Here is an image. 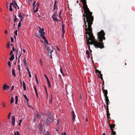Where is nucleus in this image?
<instances>
[{"label":"nucleus","instance_id":"obj_1","mask_svg":"<svg viewBox=\"0 0 135 135\" xmlns=\"http://www.w3.org/2000/svg\"><path fill=\"white\" fill-rule=\"evenodd\" d=\"M84 25L83 26L84 28H85V34H86L87 39V44L88 46V49L91 52L90 45L89 44H93L94 46L96 48H99L101 49L104 48L103 43L102 42L103 40H105V38L104 37L105 33L103 30H102L100 32L98 33V40L100 41L99 42L95 40L94 36L92 33V28L91 27V25H90V27L87 28V25L85 18L84 19Z\"/></svg>","mask_w":135,"mask_h":135},{"label":"nucleus","instance_id":"obj_2","mask_svg":"<svg viewBox=\"0 0 135 135\" xmlns=\"http://www.w3.org/2000/svg\"><path fill=\"white\" fill-rule=\"evenodd\" d=\"M83 4V9L84 11L85 15H83V16H84V19L86 18V21L88 23V27H90V25L93 24V17L92 16V13L90 12L88 7L86 3V0H81ZM86 21V20H85Z\"/></svg>","mask_w":135,"mask_h":135},{"label":"nucleus","instance_id":"obj_3","mask_svg":"<svg viewBox=\"0 0 135 135\" xmlns=\"http://www.w3.org/2000/svg\"><path fill=\"white\" fill-rule=\"evenodd\" d=\"M47 115L48 117L46 118H44V119L45 123L48 125L52 119V115L50 113H48Z\"/></svg>","mask_w":135,"mask_h":135},{"label":"nucleus","instance_id":"obj_4","mask_svg":"<svg viewBox=\"0 0 135 135\" xmlns=\"http://www.w3.org/2000/svg\"><path fill=\"white\" fill-rule=\"evenodd\" d=\"M45 34L41 35V37H42V39L44 40V41L45 42V46L46 48H47L48 49L49 47H50L51 48L50 49L52 50V45L49 43L47 41L46 38L44 36Z\"/></svg>","mask_w":135,"mask_h":135},{"label":"nucleus","instance_id":"obj_5","mask_svg":"<svg viewBox=\"0 0 135 135\" xmlns=\"http://www.w3.org/2000/svg\"><path fill=\"white\" fill-rule=\"evenodd\" d=\"M39 3L38 2H37L35 6L33 7L34 12L36 13L38 11V8L39 7Z\"/></svg>","mask_w":135,"mask_h":135},{"label":"nucleus","instance_id":"obj_6","mask_svg":"<svg viewBox=\"0 0 135 135\" xmlns=\"http://www.w3.org/2000/svg\"><path fill=\"white\" fill-rule=\"evenodd\" d=\"M52 49L51 50V49H50V48H51L50 47H49L48 49H47V48H46L48 51V52L49 54V55H50V57L51 58H52L51 54L54 50V48L52 46Z\"/></svg>","mask_w":135,"mask_h":135},{"label":"nucleus","instance_id":"obj_7","mask_svg":"<svg viewBox=\"0 0 135 135\" xmlns=\"http://www.w3.org/2000/svg\"><path fill=\"white\" fill-rule=\"evenodd\" d=\"M57 16L58 15L57 12L54 13L52 15V19L55 21H57L58 20L57 18Z\"/></svg>","mask_w":135,"mask_h":135},{"label":"nucleus","instance_id":"obj_8","mask_svg":"<svg viewBox=\"0 0 135 135\" xmlns=\"http://www.w3.org/2000/svg\"><path fill=\"white\" fill-rule=\"evenodd\" d=\"M11 3H12V5L13 6V7L15 8L16 9L18 7V9H19V7L18 6L17 3L15 1L13 0L12 1V2Z\"/></svg>","mask_w":135,"mask_h":135},{"label":"nucleus","instance_id":"obj_9","mask_svg":"<svg viewBox=\"0 0 135 135\" xmlns=\"http://www.w3.org/2000/svg\"><path fill=\"white\" fill-rule=\"evenodd\" d=\"M71 115L72 117V120L73 122H74L75 119L76 115L73 111H72L71 113Z\"/></svg>","mask_w":135,"mask_h":135},{"label":"nucleus","instance_id":"obj_10","mask_svg":"<svg viewBox=\"0 0 135 135\" xmlns=\"http://www.w3.org/2000/svg\"><path fill=\"white\" fill-rule=\"evenodd\" d=\"M109 126L111 130L112 134H116L115 132L114 131L113 129V128H114L115 126V124H113L112 125L110 124Z\"/></svg>","mask_w":135,"mask_h":135},{"label":"nucleus","instance_id":"obj_11","mask_svg":"<svg viewBox=\"0 0 135 135\" xmlns=\"http://www.w3.org/2000/svg\"><path fill=\"white\" fill-rule=\"evenodd\" d=\"M12 126L14 127L15 125V116H12Z\"/></svg>","mask_w":135,"mask_h":135},{"label":"nucleus","instance_id":"obj_12","mask_svg":"<svg viewBox=\"0 0 135 135\" xmlns=\"http://www.w3.org/2000/svg\"><path fill=\"white\" fill-rule=\"evenodd\" d=\"M39 30H38L39 33L41 34V35L42 34H45V33L44 32V29L43 28H41L40 27H39Z\"/></svg>","mask_w":135,"mask_h":135},{"label":"nucleus","instance_id":"obj_13","mask_svg":"<svg viewBox=\"0 0 135 135\" xmlns=\"http://www.w3.org/2000/svg\"><path fill=\"white\" fill-rule=\"evenodd\" d=\"M25 15L23 14H21V13H20L18 15L19 17L20 18V22H22L24 19L23 16Z\"/></svg>","mask_w":135,"mask_h":135},{"label":"nucleus","instance_id":"obj_14","mask_svg":"<svg viewBox=\"0 0 135 135\" xmlns=\"http://www.w3.org/2000/svg\"><path fill=\"white\" fill-rule=\"evenodd\" d=\"M102 90H103V93L104 94V96L105 97H108L107 96V95L108 94L107 90H105L104 89V87H103V88H102Z\"/></svg>","mask_w":135,"mask_h":135},{"label":"nucleus","instance_id":"obj_15","mask_svg":"<svg viewBox=\"0 0 135 135\" xmlns=\"http://www.w3.org/2000/svg\"><path fill=\"white\" fill-rule=\"evenodd\" d=\"M9 88V86L7 85L6 84H5L3 86V89L4 90H5Z\"/></svg>","mask_w":135,"mask_h":135},{"label":"nucleus","instance_id":"obj_16","mask_svg":"<svg viewBox=\"0 0 135 135\" xmlns=\"http://www.w3.org/2000/svg\"><path fill=\"white\" fill-rule=\"evenodd\" d=\"M12 74L14 77L16 76L15 70L14 69H12Z\"/></svg>","mask_w":135,"mask_h":135},{"label":"nucleus","instance_id":"obj_17","mask_svg":"<svg viewBox=\"0 0 135 135\" xmlns=\"http://www.w3.org/2000/svg\"><path fill=\"white\" fill-rule=\"evenodd\" d=\"M86 54H87L88 55V59L90 57V56L89 51L88 50H86Z\"/></svg>","mask_w":135,"mask_h":135},{"label":"nucleus","instance_id":"obj_18","mask_svg":"<svg viewBox=\"0 0 135 135\" xmlns=\"http://www.w3.org/2000/svg\"><path fill=\"white\" fill-rule=\"evenodd\" d=\"M10 60L12 61L14 59V56L13 55H12L9 59Z\"/></svg>","mask_w":135,"mask_h":135},{"label":"nucleus","instance_id":"obj_19","mask_svg":"<svg viewBox=\"0 0 135 135\" xmlns=\"http://www.w3.org/2000/svg\"><path fill=\"white\" fill-rule=\"evenodd\" d=\"M35 36L36 37H38V38H40L41 37V34H39L38 33H36Z\"/></svg>","mask_w":135,"mask_h":135},{"label":"nucleus","instance_id":"obj_20","mask_svg":"<svg viewBox=\"0 0 135 135\" xmlns=\"http://www.w3.org/2000/svg\"><path fill=\"white\" fill-rule=\"evenodd\" d=\"M107 118L108 119H110V114L109 113V112L108 111V112H107Z\"/></svg>","mask_w":135,"mask_h":135},{"label":"nucleus","instance_id":"obj_21","mask_svg":"<svg viewBox=\"0 0 135 135\" xmlns=\"http://www.w3.org/2000/svg\"><path fill=\"white\" fill-rule=\"evenodd\" d=\"M12 3H11L10 4L9 11H12Z\"/></svg>","mask_w":135,"mask_h":135},{"label":"nucleus","instance_id":"obj_22","mask_svg":"<svg viewBox=\"0 0 135 135\" xmlns=\"http://www.w3.org/2000/svg\"><path fill=\"white\" fill-rule=\"evenodd\" d=\"M23 61L24 62V65H25V66H27V63H26V58H25L23 59Z\"/></svg>","mask_w":135,"mask_h":135},{"label":"nucleus","instance_id":"obj_23","mask_svg":"<svg viewBox=\"0 0 135 135\" xmlns=\"http://www.w3.org/2000/svg\"><path fill=\"white\" fill-rule=\"evenodd\" d=\"M23 86L24 90H26V86L25 83L24 82H23Z\"/></svg>","mask_w":135,"mask_h":135},{"label":"nucleus","instance_id":"obj_24","mask_svg":"<svg viewBox=\"0 0 135 135\" xmlns=\"http://www.w3.org/2000/svg\"><path fill=\"white\" fill-rule=\"evenodd\" d=\"M14 101V98L13 97H12L10 100V104H12L13 102Z\"/></svg>","mask_w":135,"mask_h":135},{"label":"nucleus","instance_id":"obj_25","mask_svg":"<svg viewBox=\"0 0 135 135\" xmlns=\"http://www.w3.org/2000/svg\"><path fill=\"white\" fill-rule=\"evenodd\" d=\"M105 100L106 101V102H109V99H108V97H105Z\"/></svg>","mask_w":135,"mask_h":135},{"label":"nucleus","instance_id":"obj_26","mask_svg":"<svg viewBox=\"0 0 135 135\" xmlns=\"http://www.w3.org/2000/svg\"><path fill=\"white\" fill-rule=\"evenodd\" d=\"M45 91L46 92V98H47L48 97V95L47 92V90L46 89V87L45 88Z\"/></svg>","mask_w":135,"mask_h":135},{"label":"nucleus","instance_id":"obj_27","mask_svg":"<svg viewBox=\"0 0 135 135\" xmlns=\"http://www.w3.org/2000/svg\"><path fill=\"white\" fill-rule=\"evenodd\" d=\"M13 16L15 18L14 21V22L15 23L16 21V20L18 19V18H16V16L14 15H13Z\"/></svg>","mask_w":135,"mask_h":135},{"label":"nucleus","instance_id":"obj_28","mask_svg":"<svg viewBox=\"0 0 135 135\" xmlns=\"http://www.w3.org/2000/svg\"><path fill=\"white\" fill-rule=\"evenodd\" d=\"M14 135H20V134L17 131L14 132Z\"/></svg>","mask_w":135,"mask_h":135},{"label":"nucleus","instance_id":"obj_29","mask_svg":"<svg viewBox=\"0 0 135 135\" xmlns=\"http://www.w3.org/2000/svg\"><path fill=\"white\" fill-rule=\"evenodd\" d=\"M50 99H49V102L50 103H51L52 102V95L51 94L50 96Z\"/></svg>","mask_w":135,"mask_h":135},{"label":"nucleus","instance_id":"obj_30","mask_svg":"<svg viewBox=\"0 0 135 135\" xmlns=\"http://www.w3.org/2000/svg\"><path fill=\"white\" fill-rule=\"evenodd\" d=\"M2 104L3 107L4 108H6V103H5L4 102H3L2 103Z\"/></svg>","mask_w":135,"mask_h":135},{"label":"nucleus","instance_id":"obj_31","mask_svg":"<svg viewBox=\"0 0 135 135\" xmlns=\"http://www.w3.org/2000/svg\"><path fill=\"white\" fill-rule=\"evenodd\" d=\"M10 46V42H8L6 45L7 47L9 48Z\"/></svg>","mask_w":135,"mask_h":135},{"label":"nucleus","instance_id":"obj_32","mask_svg":"<svg viewBox=\"0 0 135 135\" xmlns=\"http://www.w3.org/2000/svg\"><path fill=\"white\" fill-rule=\"evenodd\" d=\"M60 71L61 73V74H62L63 75H64V73H63V72H62V69L61 67V66L60 67Z\"/></svg>","mask_w":135,"mask_h":135},{"label":"nucleus","instance_id":"obj_33","mask_svg":"<svg viewBox=\"0 0 135 135\" xmlns=\"http://www.w3.org/2000/svg\"><path fill=\"white\" fill-rule=\"evenodd\" d=\"M20 22H20L18 23V29L19 27L21 26V22Z\"/></svg>","mask_w":135,"mask_h":135},{"label":"nucleus","instance_id":"obj_34","mask_svg":"<svg viewBox=\"0 0 135 135\" xmlns=\"http://www.w3.org/2000/svg\"><path fill=\"white\" fill-rule=\"evenodd\" d=\"M8 64L9 67L11 66V62L10 61H8Z\"/></svg>","mask_w":135,"mask_h":135},{"label":"nucleus","instance_id":"obj_35","mask_svg":"<svg viewBox=\"0 0 135 135\" xmlns=\"http://www.w3.org/2000/svg\"><path fill=\"white\" fill-rule=\"evenodd\" d=\"M36 3V1H35L32 4V7H33L34 6H35Z\"/></svg>","mask_w":135,"mask_h":135},{"label":"nucleus","instance_id":"obj_36","mask_svg":"<svg viewBox=\"0 0 135 135\" xmlns=\"http://www.w3.org/2000/svg\"><path fill=\"white\" fill-rule=\"evenodd\" d=\"M13 51H17V50L15 49L14 47H12V50H11Z\"/></svg>","mask_w":135,"mask_h":135},{"label":"nucleus","instance_id":"obj_37","mask_svg":"<svg viewBox=\"0 0 135 135\" xmlns=\"http://www.w3.org/2000/svg\"><path fill=\"white\" fill-rule=\"evenodd\" d=\"M11 113H9L8 115V119H9L10 118V117H11Z\"/></svg>","mask_w":135,"mask_h":135},{"label":"nucleus","instance_id":"obj_38","mask_svg":"<svg viewBox=\"0 0 135 135\" xmlns=\"http://www.w3.org/2000/svg\"><path fill=\"white\" fill-rule=\"evenodd\" d=\"M15 100L16 101H18V97L17 96H16L15 97Z\"/></svg>","mask_w":135,"mask_h":135},{"label":"nucleus","instance_id":"obj_39","mask_svg":"<svg viewBox=\"0 0 135 135\" xmlns=\"http://www.w3.org/2000/svg\"><path fill=\"white\" fill-rule=\"evenodd\" d=\"M44 76L46 78L47 81L49 80L48 78L45 74L44 75Z\"/></svg>","mask_w":135,"mask_h":135},{"label":"nucleus","instance_id":"obj_40","mask_svg":"<svg viewBox=\"0 0 135 135\" xmlns=\"http://www.w3.org/2000/svg\"><path fill=\"white\" fill-rule=\"evenodd\" d=\"M105 109L106 110V112H108V111H109L108 106H107Z\"/></svg>","mask_w":135,"mask_h":135},{"label":"nucleus","instance_id":"obj_41","mask_svg":"<svg viewBox=\"0 0 135 135\" xmlns=\"http://www.w3.org/2000/svg\"><path fill=\"white\" fill-rule=\"evenodd\" d=\"M100 78L101 79V80H103V77H102V74H100Z\"/></svg>","mask_w":135,"mask_h":135},{"label":"nucleus","instance_id":"obj_42","mask_svg":"<svg viewBox=\"0 0 135 135\" xmlns=\"http://www.w3.org/2000/svg\"><path fill=\"white\" fill-rule=\"evenodd\" d=\"M44 135H50V133L49 132L47 131V132Z\"/></svg>","mask_w":135,"mask_h":135},{"label":"nucleus","instance_id":"obj_43","mask_svg":"<svg viewBox=\"0 0 135 135\" xmlns=\"http://www.w3.org/2000/svg\"><path fill=\"white\" fill-rule=\"evenodd\" d=\"M18 69L19 70V72H20V65H18Z\"/></svg>","mask_w":135,"mask_h":135},{"label":"nucleus","instance_id":"obj_44","mask_svg":"<svg viewBox=\"0 0 135 135\" xmlns=\"http://www.w3.org/2000/svg\"><path fill=\"white\" fill-rule=\"evenodd\" d=\"M22 53V49H21V52L19 56V58H18L19 59H20V57L21 56Z\"/></svg>","mask_w":135,"mask_h":135},{"label":"nucleus","instance_id":"obj_45","mask_svg":"<svg viewBox=\"0 0 135 135\" xmlns=\"http://www.w3.org/2000/svg\"><path fill=\"white\" fill-rule=\"evenodd\" d=\"M40 62V65H42V61L41 60H40V61H39Z\"/></svg>","mask_w":135,"mask_h":135},{"label":"nucleus","instance_id":"obj_46","mask_svg":"<svg viewBox=\"0 0 135 135\" xmlns=\"http://www.w3.org/2000/svg\"><path fill=\"white\" fill-rule=\"evenodd\" d=\"M64 27V26L63 25L62 26V33H63V34H64V29H63Z\"/></svg>","mask_w":135,"mask_h":135},{"label":"nucleus","instance_id":"obj_47","mask_svg":"<svg viewBox=\"0 0 135 135\" xmlns=\"http://www.w3.org/2000/svg\"><path fill=\"white\" fill-rule=\"evenodd\" d=\"M17 31H18V30H17L15 31V34L16 36L17 35Z\"/></svg>","mask_w":135,"mask_h":135},{"label":"nucleus","instance_id":"obj_48","mask_svg":"<svg viewBox=\"0 0 135 135\" xmlns=\"http://www.w3.org/2000/svg\"><path fill=\"white\" fill-rule=\"evenodd\" d=\"M11 42H13L14 40L13 38L12 37H11Z\"/></svg>","mask_w":135,"mask_h":135},{"label":"nucleus","instance_id":"obj_49","mask_svg":"<svg viewBox=\"0 0 135 135\" xmlns=\"http://www.w3.org/2000/svg\"><path fill=\"white\" fill-rule=\"evenodd\" d=\"M23 96L26 99H27V97L26 96V95H25V94H23Z\"/></svg>","mask_w":135,"mask_h":135},{"label":"nucleus","instance_id":"obj_50","mask_svg":"<svg viewBox=\"0 0 135 135\" xmlns=\"http://www.w3.org/2000/svg\"><path fill=\"white\" fill-rule=\"evenodd\" d=\"M13 53V51L11 50L10 52V55H12V54Z\"/></svg>","mask_w":135,"mask_h":135},{"label":"nucleus","instance_id":"obj_51","mask_svg":"<svg viewBox=\"0 0 135 135\" xmlns=\"http://www.w3.org/2000/svg\"><path fill=\"white\" fill-rule=\"evenodd\" d=\"M37 118H39V115H38V113H37Z\"/></svg>","mask_w":135,"mask_h":135},{"label":"nucleus","instance_id":"obj_52","mask_svg":"<svg viewBox=\"0 0 135 135\" xmlns=\"http://www.w3.org/2000/svg\"><path fill=\"white\" fill-rule=\"evenodd\" d=\"M47 82L48 85L50 84V81L49 80H47Z\"/></svg>","mask_w":135,"mask_h":135},{"label":"nucleus","instance_id":"obj_53","mask_svg":"<svg viewBox=\"0 0 135 135\" xmlns=\"http://www.w3.org/2000/svg\"><path fill=\"white\" fill-rule=\"evenodd\" d=\"M36 82L37 83V84H38V80L37 79H36Z\"/></svg>","mask_w":135,"mask_h":135},{"label":"nucleus","instance_id":"obj_54","mask_svg":"<svg viewBox=\"0 0 135 135\" xmlns=\"http://www.w3.org/2000/svg\"><path fill=\"white\" fill-rule=\"evenodd\" d=\"M56 0H55V3H54V6H55V5H56Z\"/></svg>","mask_w":135,"mask_h":135},{"label":"nucleus","instance_id":"obj_55","mask_svg":"<svg viewBox=\"0 0 135 135\" xmlns=\"http://www.w3.org/2000/svg\"><path fill=\"white\" fill-rule=\"evenodd\" d=\"M56 48L57 50L59 51H60V49L57 46H56Z\"/></svg>","mask_w":135,"mask_h":135},{"label":"nucleus","instance_id":"obj_56","mask_svg":"<svg viewBox=\"0 0 135 135\" xmlns=\"http://www.w3.org/2000/svg\"><path fill=\"white\" fill-rule=\"evenodd\" d=\"M14 88V86H12L11 87V90H13Z\"/></svg>","mask_w":135,"mask_h":135},{"label":"nucleus","instance_id":"obj_57","mask_svg":"<svg viewBox=\"0 0 135 135\" xmlns=\"http://www.w3.org/2000/svg\"><path fill=\"white\" fill-rule=\"evenodd\" d=\"M62 135H66V134L65 133H62Z\"/></svg>","mask_w":135,"mask_h":135},{"label":"nucleus","instance_id":"obj_58","mask_svg":"<svg viewBox=\"0 0 135 135\" xmlns=\"http://www.w3.org/2000/svg\"><path fill=\"white\" fill-rule=\"evenodd\" d=\"M106 103L107 106H108V105L109 104V102H106Z\"/></svg>","mask_w":135,"mask_h":135},{"label":"nucleus","instance_id":"obj_59","mask_svg":"<svg viewBox=\"0 0 135 135\" xmlns=\"http://www.w3.org/2000/svg\"><path fill=\"white\" fill-rule=\"evenodd\" d=\"M16 53L15 54L16 55V57L17 56V53H18V51L17 50L16 51Z\"/></svg>","mask_w":135,"mask_h":135},{"label":"nucleus","instance_id":"obj_60","mask_svg":"<svg viewBox=\"0 0 135 135\" xmlns=\"http://www.w3.org/2000/svg\"><path fill=\"white\" fill-rule=\"evenodd\" d=\"M36 96L37 97V98H38V93H36Z\"/></svg>","mask_w":135,"mask_h":135},{"label":"nucleus","instance_id":"obj_61","mask_svg":"<svg viewBox=\"0 0 135 135\" xmlns=\"http://www.w3.org/2000/svg\"><path fill=\"white\" fill-rule=\"evenodd\" d=\"M18 121L20 123H21L22 122V120H18Z\"/></svg>","mask_w":135,"mask_h":135},{"label":"nucleus","instance_id":"obj_62","mask_svg":"<svg viewBox=\"0 0 135 135\" xmlns=\"http://www.w3.org/2000/svg\"><path fill=\"white\" fill-rule=\"evenodd\" d=\"M7 30H6L5 31V33L6 34H7Z\"/></svg>","mask_w":135,"mask_h":135},{"label":"nucleus","instance_id":"obj_63","mask_svg":"<svg viewBox=\"0 0 135 135\" xmlns=\"http://www.w3.org/2000/svg\"><path fill=\"white\" fill-rule=\"evenodd\" d=\"M99 74H101V71H98V73Z\"/></svg>","mask_w":135,"mask_h":135},{"label":"nucleus","instance_id":"obj_64","mask_svg":"<svg viewBox=\"0 0 135 135\" xmlns=\"http://www.w3.org/2000/svg\"><path fill=\"white\" fill-rule=\"evenodd\" d=\"M48 87L49 88H50V87H51V85H50V84H49V85H48Z\"/></svg>","mask_w":135,"mask_h":135}]
</instances>
